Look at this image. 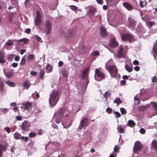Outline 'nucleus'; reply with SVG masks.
Here are the masks:
<instances>
[{
  "label": "nucleus",
  "instance_id": "44",
  "mask_svg": "<svg viewBox=\"0 0 157 157\" xmlns=\"http://www.w3.org/2000/svg\"><path fill=\"white\" fill-rule=\"evenodd\" d=\"M134 100L135 101H137V104H140V99H139V98L137 96H135V97H134Z\"/></svg>",
  "mask_w": 157,
  "mask_h": 157
},
{
  "label": "nucleus",
  "instance_id": "5",
  "mask_svg": "<svg viewBox=\"0 0 157 157\" xmlns=\"http://www.w3.org/2000/svg\"><path fill=\"white\" fill-rule=\"evenodd\" d=\"M88 121V119L86 117H82V120L80 122L78 129L80 130H81L84 128V130H85L86 128L89 125Z\"/></svg>",
  "mask_w": 157,
  "mask_h": 157
},
{
  "label": "nucleus",
  "instance_id": "34",
  "mask_svg": "<svg viewBox=\"0 0 157 157\" xmlns=\"http://www.w3.org/2000/svg\"><path fill=\"white\" fill-rule=\"evenodd\" d=\"M23 85L27 89H28L29 86V82L27 81L24 82L23 84Z\"/></svg>",
  "mask_w": 157,
  "mask_h": 157
},
{
  "label": "nucleus",
  "instance_id": "12",
  "mask_svg": "<svg viewBox=\"0 0 157 157\" xmlns=\"http://www.w3.org/2000/svg\"><path fill=\"white\" fill-rule=\"evenodd\" d=\"M95 75L101 78H105V75L98 68L95 70Z\"/></svg>",
  "mask_w": 157,
  "mask_h": 157
},
{
  "label": "nucleus",
  "instance_id": "8",
  "mask_svg": "<svg viewBox=\"0 0 157 157\" xmlns=\"http://www.w3.org/2000/svg\"><path fill=\"white\" fill-rule=\"evenodd\" d=\"M136 24V21L131 17H129L128 19L127 25L129 28H131L132 30H134Z\"/></svg>",
  "mask_w": 157,
  "mask_h": 157
},
{
  "label": "nucleus",
  "instance_id": "16",
  "mask_svg": "<svg viewBox=\"0 0 157 157\" xmlns=\"http://www.w3.org/2000/svg\"><path fill=\"white\" fill-rule=\"evenodd\" d=\"M123 56V49L121 47H120L117 51V56L118 57H121Z\"/></svg>",
  "mask_w": 157,
  "mask_h": 157
},
{
  "label": "nucleus",
  "instance_id": "57",
  "mask_svg": "<svg viewBox=\"0 0 157 157\" xmlns=\"http://www.w3.org/2000/svg\"><path fill=\"white\" fill-rule=\"evenodd\" d=\"M133 63L134 65H137L139 64V62H138V61L136 60L133 61Z\"/></svg>",
  "mask_w": 157,
  "mask_h": 157
},
{
  "label": "nucleus",
  "instance_id": "43",
  "mask_svg": "<svg viewBox=\"0 0 157 157\" xmlns=\"http://www.w3.org/2000/svg\"><path fill=\"white\" fill-rule=\"evenodd\" d=\"M153 104L152 106V107L155 109V110L157 111L156 114H157V103L156 102H153Z\"/></svg>",
  "mask_w": 157,
  "mask_h": 157
},
{
  "label": "nucleus",
  "instance_id": "4",
  "mask_svg": "<svg viewBox=\"0 0 157 157\" xmlns=\"http://www.w3.org/2000/svg\"><path fill=\"white\" fill-rule=\"evenodd\" d=\"M45 32L47 35H48L52 29V23L48 19H45L44 23Z\"/></svg>",
  "mask_w": 157,
  "mask_h": 157
},
{
  "label": "nucleus",
  "instance_id": "26",
  "mask_svg": "<svg viewBox=\"0 0 157 157\" xmlns=\"http://www.w3.org/2000/svg\"><path fill=\"white\" fill-rule=\"evenodd\" d=\"M128 125L131 127H133L135 125V123L132 120H129L128 122Z\"/></svg>",
  "mask_w": 157,
  "mask_h": 157
},
{
  "label": "nucleus",
  "instance_id": "21",
  "mask_svg": "<svg viewBox=\"0 0 157 157\" xmlns=\"http://www.w3.org/2000/svg\"><path fill=\"white\" fill-rule=\"evenodd\" d=\"M3 53L1 52H0V63H5L6 61L4 58Z\"/></svg>",
  "mask_w": 157,
  "mask_h": 157
},
{
  "label": "nucleus",
  "instance_id": "47",
  "mask_svg": "<svg viewBox=\"0 0 157 157\" xmlns=\"http://www.w3.org/2000/svg\"><path fill=\"white\" fill-rule=\"evenodd\" d=\"M112 111V109L110 108H107L106 109V111L108 113L110 114L111 113Z\"/></svg>",
  "mask_w": 157,
  "mask_h": 157
},
{
  "label": "nucleus",
  "instance_id": "9",
  "mask_svg": "<svg viewBox=\"0 0 157 157\" xmlns=\"http://www.w3.org/2000/svg\"><path fill=\"white\" fill-rule=\"evenodd\" d=\"M30 124L28 123V121H24L20 125V127L22 130L26 131L28 127H30Z\"/></svg>",
  "mask_w": 157,
  "mask_h": 157
},
{
  "label": "nucleus",
  "instance_id": "13",
  "mask_svg": "<svg viewBox=\"0 0 157 157\" xmlns=\"http://www.w3.org/2000/svg\"><path fill=\"white\" fill-rule=\"evenodd\" d=\"M76 33V30L75 29H72L69 30L67 33V37L70 38L73 37Z\"/></svg>",
  "mask_w": 157,
  "mask_h": 157
},
{
  "label": "nucleus",
  "instance_id": "36",
  "mask_svg": "<svg viewBox=\"0 0 157 157\" xmlns=\"http://www.w3.org/2000/svg\"><path fill=\"white\" fill-rule=\"evenodd\" d=\"M117 129L120 133H123L124 132V129L121 126H120L118 127H117Z\"/></svg>",
  "mask_w": 157,
  "mask_h": 157
},
{
  "label": "nucleus",
  "instance_id": "33",
  "mask_svg": "<svg viewBox=\"0 0 157 157\" xmlns=\"http://www.w3.org/2000/svg\"><path fill=\"white\" fill-rule=\"evenodd\" d=\"M147 25L148 26L149 28H151L152 26L155 25V23L151 21H148L146 23Z\"/></svg>",
  "mask_w": 157,
  "mask_h": 157
},
{
  "label": "nucleus",
  "instance_id": "15",
  "mask_svg": "<svg viewBox=\"0 0 157 157\" xmlns=\"http://www.w3.org/2000/svg\"><path fill=\"white\" fill-rule=\"evenodd\" d=\"M118 44V43L114 39H112L109 44L110 47L113 48H115L117 47Z\"/></svg>",
  "mask_w": 157,
  "mask_h": 157
},
{
  "label": "nucleus",
  "instance_id": "46",
  "mask_svg": "<svg viewBox=\"0 0 157 157\" xmlns=\"http://www.w3.org/2000/svg\"><path fill=\"white\" fill-rule=\"evenodd\" d=\"M151 81L153 82H157V78L155 76L152 77L151 78Z\"/></svg>",
  "mask_w": 157,
  "mask_h": 157
},
{
  "label": "nucleus",
  "instance_id": "39",
  "mask_svg": "<svg viewBox=\"0 0 157 157\" xmlns=\"http://www.w3.org/2000/svg\"><path fill=\"white\" fill-rule=\"evenodd\" d=\"M69 7L71 9L75 11L78 9L77 7L74 5L70 6Z\"/></svg>",
  "mask_w": 157,
  "mask_h": 157
},
{
  "label": "nucleus",
  "instance_id": "41",
  "mask_svg": "<svg viewBox=\"0 0 157 157\" xmlns=\"http://www.w3.org/2000/svg\"><path fill=\"white\" fill-rule=\"evenodd\" d=\"M29 136L31 138L34 137L36 136V134L34 132H32L29 133Z\"/></svg>",
  "mask_w": 157,
  "mask_h": 157
},
{
  "label": "nucleus",
  "instance_id": "64",
  "mask_svg": "<svg viewBox=\"0 0 157 157\" xmlns=\"http://www.w3.org/2000/svg\"><path fill=\"white\" fill-rule=\"evenodd\" d=\"M20 57L19 56H16L15 58V60L16 61H18L20 60Z\"/></svg>",
  "mask_w": 157,
  "mask_h": 157
},
{
  "label": "nucleus",
  "instance_id": "24",
  "mask_svg": "<svg viewBox=\"0 0 157 157\" xmlns=\"http://www.w3.org/2000/svg\"><path fill=\"white\" fill-rule=\"evenodd\" d=\"M146 106L140 105L138 107V111L140 112L144 111L146 108Z\"/></svg>",
  "mask_w": 157,
  "mask_h": 157
},
{
  "label": "nucleus",
  "instance_id": "29",
  "mask_svg": "<svg viewBox=\"0 0 157 157\" xmlns=\"http://www.w3.org/2000/svg\"><path fill=\"white\" fill-rule=\"evenodd\" d=\"M125 67L126 70L129 72H131L133 70V68L132 67L129 66L128 65L126 64L125 65Z\"/></svg>",
  "mask_w": 157,
  "mask_h": 157
},
{
  "label": "nucleus",
  "instance_id": "3",
  "mask_svg": "<svg viewBox=\"0 0 157 157\" xmlns=\"http://www.w3.org/2000/svg\"><path fill=\"white\" fill-rule=\"evenodd\" d=\"M64 113V109L61 108L59 109L57 113L54 114L53 117H55V122L57 124L60 123L62 118L63 117Z\"/></svg>",
  "mask_w": 157,
  "mask_h": 157
},
{
  "label": "nucleus",
  "instance_id": "20",
  "mask_svg": "<svg viewBox=\"0 0 157 157\" xmlns=\"http://www.w3.org/2000/svg\"><path fill=\"white\" fill-rule=\"evenodd\" d=\"M100 34L101 36H105L106 35V29L103 27H101L100 28Z\"/></svg>",
  "mask_w": 157,
  "mask_h": 157
},
{
  "label": "nucleus",
  "instance_id": "58",
  "mask_svg": "<svg viewBox=\"0 0 157 157\" xmlns=\"http://www.w3.org/2000/svg\"><path fill=\"white\" fill-rule=\"evenodd\" d=\"M126 83V81L125 80H121L120 82V83L121 84L124 85H125Z\"/></svg>",
  "mask_w": 157,
  "mask_h": 157
},
{
  "label": "nucleus",
  "instance_id": "37",
  "mask_svg": "<svg viewBox=\"0 0 157 157\" xmlns=\"http://www.w3.org/2000/svg\"><path fill=\"white\" fill-rule=\"evenodd\" d=\"M13 44V42L12 40H9L8 42H6L5 44L7 46H10Z\"/></svg>",
  "mask_w": 157,
  "mask_h": 157
},
{
  "label": "nucleus",
  "instance_id": "63",
  "mask_svg": "<svg viewBox=\"0 0 157 157\" xmlns=\"http://www.w3.org/2000/svg\"><path fill=\"white\" fill-rule=\"evenodd\" d=\"M96 1L99 4H102L103 3V2L102 0H96Z\"/></svg>",
  "mask_w": 157,
  "mask_h": 157
},
{
  "label": "nucleus",
  "instance_id": "38",
  "mask_svg": "<svg viewBox=\"0 0 157 157\" xmlns=\"http://www.w3.org/2000/svg\"><path fill=\"white\" fill-rule=\"evenodd\" d=\"M25 59L24 57H23L21 59V61L20 62V64L22 66L24 65L25 63Z\"/></svg>",
  "mask_w": 157,
  "mask_h": 157
},
{
  "label": "nucleus",
  "instance_id": "27",
  "mask_svg": "<svg viewBox=\"0 0 157 157\" xmlns=\"http://www.w3.org/2000/svg\"><path fill=\"white\" fill-rule=\"evenodd\" d=\"M140 5L141 8H143L146 6L147 5V2L145 1H140Z\"/></svg>",
  "mask_w": 157,
  "mask_h": 157
},
{
  "label": "nucleus",
  "instance_id": "1",
  "mask_svg": "<svg viewBox=\"0 0 157 157\" xmlns=\"http://www.w3.org/2000/svg\"><path fill=\"white\" fill-rule=\"evenodd\" d=\"M105 68L109 72L111 77H116L117 74V70L114 65L112 60H109L106 64Z\"/></svg>",
  "mask_w": 157,
  "mask_h": 157
},
{
  "label": "nucleus",
  "instance_id": "31",
  "mask_svg": "<svg viewBox=\"0 0 157 157\" xmlns=\"http://www.w3.org/2000/svg\"><path fill=\"white\" fill-rule=\"evenodd\" d=\"M45 68L48 72H51L52 70V67L51 65L49 64H47L45 67Z\"/></svg>",
  "mask_w": 157,
  "mask_h": 157
},
{
  "label": "nucleus",
  "instance_id": "22",
  "mask_svg": "<svg viewBox=\"0 0 157 157\" xmlns=\"http://www.w3.org/2000/svg\"><path fill=\"white\" fill-rule=\"evenodd\" d=\"M89 69L86 68L82 72V78L84 79L87 75V72L88 71Z\"/></svg>",
  "mask_w": 157,
  "mask_h": 157
},
{
  "label": "nucleus",
  "instance_id": "40",
  "mask_svg": "<svg viewBox=\"0 0 157 157\" xmlns=\"http://www.w3.org/2000/svg\"><path fill=\"white\" fill-rule=\"evenodd\" d=\"M34 56L32 54L29 55L28 57L27 60L29 61H30L33 59Z\"/></svg>",
  "mask_w": 157,
  "mask_h": 157
},
{
  "label": "nucleus",
  "instance_id": "25",
  "mask_svg": "<svg viewBox=\"0 0 157 157\" xmlns=\"http://www.w3.org/2000/svg\"><path fill=\"white\" fill-rule=\"evenodd\" d=\"M6 83L9 86L14 87L15 86V84L13 82L8 80L6 82Z\"/></svg>",
  "mask_w": 157,
  "mask_h": 157
},
{
  "label": "nucleus",
  "instance_id": "59",
  "mask_svg": "<svg viewBox=\"0 0 157 157\" xmlns=\"http://www.w3.org/2000/svg\"><path fill=\"white\" fill-rule=\"evenodd\" d=\"M53 128H58V126L55 124H53L52 125Z\"/></svg>",
  "mask_w": 157,
  "mask_h": 157
},
{
  "label": "nucleus",
  "instance_id": "61",
  "mask_svg": "<svg viewBox=\"0 0 157 157\" xmlns=\"http://www.w3.org/2000/svg\"><path fill=\"white\" fill-rule=\"evenodd\" d=\"M63 64V62L61 61H59L58 63V66L59 67H61Z\"/></svg>",
  "mask_w": 157,
  "mask_h": 157
},
{
  "label": "nucleus",
  "instance_id": "28",
  "mask_svg": "<svg viewBox=\"0 0 157 157\" xmlns=\"http://www.w3.org/2000/svg\"><path fill=\"white\" fill-rule=\"evenodd\" d=\"M14 137L16 139H20L21 135L18 133L15 132L14 134Z\"/></svg>",
  "mask_w": 157,
  "mask_h": 157
},
{
  "label": "nucleus",
  "instance_id": "54",
  "mask_svg": "<svg viewBox=\"0 0 157 157\" xmlns=\"http://www.w3.org/2000/svg\"><path fill=\"white\" fill-rule=\"evenodd\" d=\"M140 132L141 134H144L145 132V130L144 129L142 128L140 129Z\"/></svg>",
  "mask_w": 157,
  "mask_h": 157
},
{
  "label": "nucleus",
  "instance_id": "52",
  "mask_svg": "<svg viewBox=\"0 0 157 157\" xmlns=\"http://www.w3.org/2000/svg\"><path fill=\"white\" fill-rule=\"evenodd\" d=\"M92 54L94 56H98L99 55V53L98 51H95L93 52Z\"/></svg>",
  "mask_w": 157,
  "mask_h": 157
},
{
  "label": "nucleus",
  "instance_id": "42",
  "mask_svg": "<svg viewBox=\"0 0 157 157\" xmlns=\"http://www.w3.org/2000/svg\"><path fill=\"white\" fill-rule=\"evenodd\" d=\"M121 112L122 114H125L126 113V111L125 109L123 108H120Z\"/></svg>",
  "mask_w": 157,
  "mask_h": 157
},
{
  "label": "nucleus",
  "instance_id": "10",
  "mask_svg": "<svg viewBox=\"0 0 157 157\" xmlns=\"http://www.w3.org/2000/svg\"><path fill=\"white\" fill-rule=\"evenodd\" d=\"M32 107V103L31 102H26L23 103L22 104V106L21 107V108L24 110H28L29 111V110L31 109Z\"/></svg>",
  "mask_w": 157,
  "mask_h": 157
},
{
  "label": "nucleus",
  "instance_id": "48",
  "mask_svg": "<svg viewBox=\"0 0 157 157\" xmlns=\"http://www.w3.org/2000/svg\"><path fill=\"white\" fill-rule=\"evenodd\" d=\"M119 148L117 145H115L114 148V151L115 152H117L119 150Z\"/></svg>",
  "mask_w": 157,
  "mask_h": 157
},
{
  "label": "nucleus",
  "instance_id": "60",
  "mask_svg": "<svg viewBox=\"0 0 157 157\" xmlns=\"http://www.w3.org/2000/svg\"><path fill=\"white\" fill-rule=\"evenodd\" d=\"M9 111V109L6 108H4L2 111V112L3 113H5Z\"/></svg>",
  "mask_w": 157,
  "mask_h": 157
},
{
  "label": "nucleus",
  "instance_id": "51",
  "mask_svg": "<svg viewBox=\"0 0 157 157\" xmlns=\"http://www.w3.org/2000/svg\"><path fill=\"white\" fill-rule=\"evenodd\" d=\"M20 139L22 140H24L25 141H27L28 140V137L27 136H26V137H25L23 136H21V138H20Z\"/></svg>",
  "mask_w": 157,
  "mask_h": 157
},
{
  "label": "nucleus",
  "instance_id": "56",
  "mask_svg": "<svg viewBox=\"0 0 157 157\" xmlns=\"http://www.w3.org/2000/svg\"><path fill=\"white\" fill-rule=\"evenodd\" d=\"M31 32V30L30 29H26L25 30V33L27 34H29Z\"/></svg>",
  "mask_w": 157,
  "mask_h": 157
},
{
  "label": "nucleus",
  "instance_id": "53",
  "mask_svg": "<svg viewBox=\"0 0 157 157\" xmlns=\"http://www.w3.org/2000/svg\"><path fill=\"white\" fill-rule=\"evenodd\" d=\"M30 74L33 76H35L37 75V73L33 71H30Z\"/></svg>",
  "mask_w": 157,
  "mask_h": 157
},
{
  "label": "nucleus",
  "instance_id": "32",
  "mask_svg": "<svg viewBox=\"0 0 157 157\" xmlns=\"http://www.w3.org/2000/svg\"><path fill=\"white\" fill-rule=\"evenodd\" d=\"M111 95V93L110 92L108 91L105 92L103 94L104 97L105 98H108L109 97H110Z\"/></svg>",
  "mask_w": 157,
  "mask_h": 157
},
{
  "label": "nucleus",
  "instance_id": "45",
  "mask_svg": "<svg viewBox=\"0 0 157 157\" xmlns=\"http://www.w3.org/2000/svg\"><path fill=\"white\" fill-rule=\"evenodd\" d=\"M61 34L62 36L65 37H67V34L65 33L64 31H62L61 32Z\"/></svg>",
  "mask_w": 157,
  "mask_h": 157
},
{
  "label": "nucleus",
  "instance_id": "50",
  "mask_svg": "<svg viewBox=\"0 0 157 157\" xmlns=\"http://www.w3.org/2000/svg\"><path fill=\"white\" fill-rule=\"evenodd\" d=\"M4 130H6V131L8 133H10L11 132L10 128L9 127H7L4 128Z\"/></svg>",
  "mask_w": 157,
  "mask_h": 157
},
{
  "label": "nucleus",
  "instance_id": "35",
  "mask_svg": "<svg viewBox=\"0 0 157 157\" xmlns=\"http://www.w3.org/2000/svg\"><path fill=\"white\" fill-rule=\"evenodd\" d=\"M39 73L40 78L41 79H42L44 75V72L43 70L40 69V71Z\"/></svg>",
  "mask_w": 157,
  "mask_h": 157
},
{
  "label": "nucleus",
  "instance_id": "55",
  "mask_svg": "<svg viewBox=\"0 0 157 157\" xmlns=\"http://www.w3.org/2000/svg\"><path fill=\"white\" fill-rule=\"evenodd\" d=\"M35 36L36 37V39L38 41L41 42V39L40 37L37 36Z\"/></svg>",
  "mask_w": 157,
  "mask_h": 157
},
{
  "label": "nucleus",
  "instance_id": "14",
  "mask_svg": "<svg viewBox=\"0 0 157 157\" xmlns=\"http://www.w3.org/2000/svg\"><path fill=\"white\" fill-rule=\"evenodd\" d=\"M123 5L124 6L128 11L133 9V8L132 5L127 2H123Z\"/></svg>",
  "mask_w": 157,
  "mask_h": 157
},
{
  "label": "nucleus",
  "instance_id": "62",
  "mask_svg": "<svg viewBox=\"0 0 157 157\" xmlns=\"http://www.w3.org/2000/svg\"><path fill=\"white\" fill-rule=\"evenodd\" d=\"M140 67L138 66H136L134 68V69L135 70L138 71L140 70Z\"/></svg>",
  "mask_w": 157,
  "mask_h": 157
},
{
  "label": "nucleus",
  "instance_id": "2",
  "mask_svg": "<svg viewBox=\"0 0 157 157\" xmlns=\"http://www.w3.org/2000/svg\"><path fill=\"white\" fill-rule=\"evenodd\" d=\"M59 93L57 90H53L50 95L49 102L51 107H53L59 100Z\"/></svg>",
  "mask_w": 157,
  "mask_h": 157
},
{
  "label": "nucleus",
  "instance_id": "17",
  "mask_svg": "<svg viewBox=\"0 0 157 157\" xmlns=\"http://www.w3.org/2000/svg\"><path fill=\"white\" fill-rule=\"evenodd\" d=\"M6 147L2 144L0 145V157H2L3 155L2 151H5L6 150Z\"/></svg>",
  "mask_w": 157,
  "mask_h": 157
},
{
  "label": "nucleus",
  "instance_id": "6",
  "mask_svg": "<svg viewBox=\"0 0 157 157\" xmlns=\"http://www.w3.org/2000/svg\"><path fill=\"white\" fill-rule=\"evenodd\" d=\"M121 36L122 40L124 41L131 42L134 40L133 35L131 33H124L121 34Z\"/></svg>",
  "mask_w": 157,
  "mask_h": 157
},
{
  "label": "nucleus",
  "instance_id": "19",
  "mask_svg": "<svg viewBox=\"0 0 157 157\" xmlns=\"http://www.w3.org/2000/svg\"><path fill=\"white\" fill-rule=\"evenodd\" d=\"M14 73V72L13 70H10L5 74V75L8 78H10L13 76Z\"/></svg>",
  "mask_w": 157,
  "mask_h": 157
},
{
  "label": "nucleus",
  "instance_id": "30",
  "mask_svg": "<svg viewBox=\"0 0 157 157\" xmlns=\"http://www.w3.org/2000/svg\"><path fill=\"white\" fill-rule=\"evenodd\" d=\"M114 103H116L117 105H118L119 104H121L122 101L121 100V99L119 98H117L116 99L113 101Z\"/></svg>",
  "mask_w": 157,
  "mask_h": 157
},
{
  "label": "nucleus",
  "instance_id": "23",
  "mask_svg": "<svg viewBox=\"0 0 157 157\" xmlns=\"http://www.w3.org/2000/svg\"><path fill=\"white\" fill-rule=\"evenodd\" d=\"M151 144L153 149L155 151H157V141L153 140Z\"/></svg>",
  "mask_w": 157,
  "mask_h": 157
},
{
  "label": "nucleus",
  "instance_id": "18",
  "mask_svg": "<svg viewBox=\"0 0 157 157\" xmlns=\"http://www.w3.org/2000/svg\"><path fill=\"white\" fill-rule=\"evenodd\" d=\"M28 40L26 38L21 39L18 40V43L20 45H23L28 42Z\"/></svg>",
  "mask_w": 157,
  "mask_h": 157
},
{
  "label": "nucleus",
  "instance_id": "11",
  "mask_svg": "<svg viewBox=\"0 0 157 157\" xmlns=\"http://www.w3.org/2000/svg\"><path fill=\"white\" fill-rule=\"evenodd\" d=\"M142 148L141 143L139 142H136L134 146L133 151L136 153H137V151L141 150Z\"/></svg>",
  "mask_w": 157,
  "mask_h": 157
},
{
  "label": "nucleus",
  "instance_id": "49",
  "mask_svg": "<svg viewBox=\"0 0 157 157\" xmlns=\"http://www.w3.org/2000/svg\"><path fill=\"white\" fill-rule=\"evenodd\" d=\"M114 113L115 114L116 117H121V114L117 111L114 112Z\"/></svg>",
  "mask_w": 157,
  "mask_h": 157
},
{
  "label": "nucleus",
  "instance_id": "7",
  "mask_svg": "<svg viewBox=\"0 0 157 157\" xmlns=\"http://www.w3.org/2000/svg\"><path fill=\"white\" fill-rule=\"evenodd\" d=\"M35 25L39 26L41 23V16L40 13L38 11L36 12V14L34 18Z\"/></svg>",
  "mask_w": 157,
  "mask_h": 157
}]
</instances>
